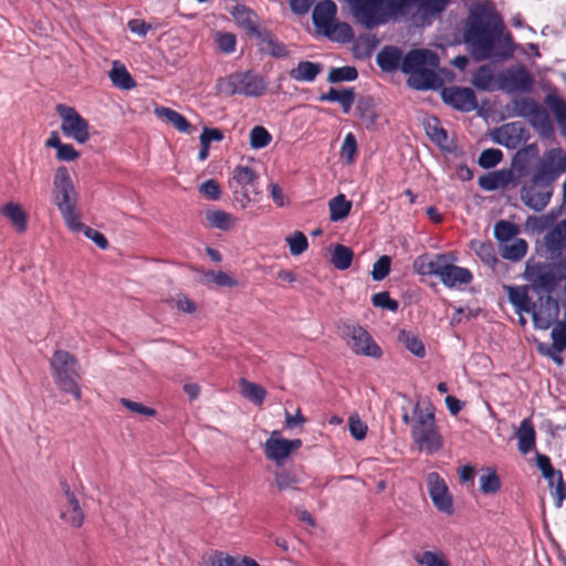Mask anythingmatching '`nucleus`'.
Returning a JSON list of instances; mask_svg holds the SVG:
<instances>
[{
    "mask_svg": "<svg viewBox=\"0 0 566 566\" xmlns=\"http://www.w3.org/2000/svg\"><path fill=\"white\" fill-rule=\"evenodd\" d=\"M504 28L502 18L492 7L479 3L470 10L463 38L475 61L513 56V39L511 33L504 34Z\"/></svg>",
    "mask_w": 566,
    "mask_h": 566,
    "instance_id": "f257e3e1",
    "label": "nucleus"
},
{
    "mask_svg": "<svg viewBox=\"0 0 566 566\" xmlns=\"http://www.w3.org/2000/svg\"><path fill=\"white\" fill-rule=\"evenodd\" d=\"M450 0H350L352 12L356 21L371 30L389 20L406 17L411 9L423 22L439 17Z\"/></svg>",
    "mask_w": 566,
    "mask_h": 566,
    "instance_id": "f03ea898",
    "label": "nucleus"
},
{
    "mask_svg": "<svg viewBox=\"0 0 566 566\" xmlns=\"http://www.w3.org/2000/svg\"><path fill=\"white\" fill-rule=\"evenodd\" d=\"M438 66L439 57L434 52L416 49L403 56L400 70L409 75L407 83L410 87L422 91L437 88L441 84L436 73Z\"/></svg>",
    "mask_w": 566,
    "mask_h": 566,
    "instance_id": "7ed1b4c3",
    "label": "nucleus"
},
{
    "mask_svg": "<svg viewBox=\"0 0 566 566\" xmlns=\"http://www.w3.org/2000/svg\"><path fill=\"white\" fill-rule=\"evenodd\" d=\"M53 200L67 227L72 231H80L83 224L80 221V213L76 211L77 193L65 166H61L55 170Z\"/></svg>",
    "mask_w": 566,
    "mask_h": 566,
    "instance_id": "20e7f679",
    "label": "nucleus"
},
{
    "mask_svg": "<svg viewBox=\"0 0 566 566\" xmlns=\"http://www.w3.org/2000/svg\"><path fill=\"white\" fill-rule=\"evenodd\" d=\"M50 367L57 388L72 395L75 400H81L78 380L82 378V370L77 358L66 350L57 349L50 359Z\"/></svg>",
    "mask_w": 566,
    "mask_h": 566,
    "instance_id": "39448f33",
    "label": "nucleus"
},
{
    "mask_svg": "<svg viewBox=\"0 0 566 566\" xmlns=\"http://www.w3.org/2000/svg\"><path fill=\"white\" fill-rule=\"evenodd\" d=\"M413 416L416 418L411 426L413 443L420 451H424L428 454L438 452L443 446V440L436 424L433 408L430 407L423 411L420 405L416 403Z\"/></svg>",
    "mask_w": 566,
    "mask_h": 566,
    "instance_id": "423d86ee",
    "label": "nucleus"
},
{
    "mask_svg": "<svg viewBox=\"0 0 566 566\" xmlns=\"http://www.w3.org/2000/svg\"><path fill=\"white\" fill-rule=\"evenodd\" d=\"M563 167L557 169L546 168L545 166L533 176L530 184L521 189V199L525 206L534 211H542L548 205L553 187L552 181L559 175Z\"/></svg>",
    "mask_w": 566,
    "mask_h": 566,
    "instance_id": "0eeeda50",
    "label": "nucleus"
},
{
    "mask_svg": "<svg viewBox=\"0 0 566 566\" xmlns=\"http://www.w3.org/2000/svg\"><path fill=\"white\" fill-rule=\"evenodd\" d=\"M219 93L228 96L244 95L247 97H260L268 90V83L263 76L253 71L235 72L226 77H220L216 85Z\"/></svg>",
    "mask_w": 566,
    "mask_h": 566,
    "instance_id": "6e6552de",
    "label": "nucleus"
},
{
    "mask_svg": "<svg viewBox=\"0 0 566 566\" xmlns=\"http://www.w3.org/2000/svg\"><path fill=\"white\" fill-rule=\"evenodd\" d=\"M258 174L248 166H237L229 179V187L233 193L234 200L245 208L252 200L251 193L258 196Z\"/></svg>",
    "mask_w": 566,
    "mask_h": 566,
    "instance_id": "1a4fd4ad",
    "label": "nucleus"
},
{
    "mask_svg": "<svg viewBox=\"0 0 566 566\" xmlns=\"http://www.w3.org/2000/svg\"><path fill=\"white\" fill-rule=\"evenodd\" d=\"M340 336L356 355L378 358L382 354L371 335L360 325L343 324L340 327Z\"/></svg>",
    "mask_w": 566,
    "mask_h": 566,
    "instance_id": "9d476101",
    "label": "nucleus"
},
{
    "mask_svg": "<svg viewBox=\"0 0 566 566\" xmlns=\"http://www.w3.org/2000/svg\"><path fill=\"white\" fill-rule=\"evenodd\" d=\"M55 109L62 119L61 130L65 136L73 138L78 144H84L90 139L88 122L74 107L57 104Z\"/></svg>",
    "mask_w": 566,
    "mask_h": 566,
    "instance_id": "9b49d317",
    "label": "nucleus"
},
{
    "mask_svg": "<svg viewBox=\"0 0 566 566\" xmlns=\"http://www.w3.org/2000/svg\"><path fill=\"white\" fill-rule=\"evenodd\" d=\"M525 277L532 283L534 290L547 293H551L556 287L557 282L563 280L559 277V272L557 271L555 263L527 264Z\"/></svg>",
    "mask_w": 566,
    "mask_h": 566,
    "instance_id": "f8f14e48",
    "label": "nucleus"
},
{
    "mask_svg": "<svg viewBox=\"0 0 566 566\" xmlns=\"http://www.w3.org/2000/svg\"><path fill=\"white\" fill-rule=\"evenodd\" d=\"M534 80L525 66L510 67L499 74V86L507 93L528 92Z\"/></svg>",
    "mask_w": 566,
    "mask_h": 566,
    "instance_id": "ddd939ff",
    "label": "nucleus"
},
{
    "mask_svg": "<svg viewBox=\"0 0 566 566\" xmlns=\"http://www.w3.org/2000/svg\"><path fill=\"white\" fill-rule=\"evenodd\" d=\"M536 464L552 489V495L555 497L556 506L560 507L563 501L566 499V489L564 486L562 472L553 468L551 459L545 454L536 455Z\"/></svg>",
    "mask_w": 566,
    "mask_h": 566,
    "instance_id": "4468645a",
    "label": "nucleus"
},
{
    "mask_svg": "<svg viewBox=\"0 0 566 566\" xmlns=\"http://www.w3.org/2000/svg\"><path fill=\"white\" fill-rule=\"evenodd\" d=\"M428 492L434 506L447 514H452L453 502L444 480L437 473L431 472L427 476Z\"/></svg>",
    "mask_w": 566,
    "mask_h": 566,
    "instance_id": "2eb2a0df",
    "label": "nucleus"
},
{
    "mask_svg": "<svg viewBox=\"0 0 566 566\" xmlns=\"http://www.w3.org/2000/svg\"><path fill=\"white\" fill-rule=\"evenodd\" d=\"M441 95L446 104L461 112H471L478 106L475 93L470 87H447Z\"/></svg>",
    "mask_w": 566,
    "mask_h": 566,
    "instance_id": "dca6fc26",
    "label": "nucleus"
},
{
    "mask_svg": "<svg viewBox=\"0 0 566 566\" xmlns=\"http://www.w3.org/2000/svg\"><path fill=\"white\" fill-rule=\"evenodd\" d=\"M531 313L535 328L548 329L553 323L557 322L559 316L558 301L552 295H547L541 300L538 307L534 305Z\"/></svg>",
    "mask_w": 566,
    "mask_h": 566,
    "instance_id": "f3484780",
    "label": "nucleus"
},
{
    "mask_svg": "<svg viewBox=\"0 0 566 566\" xmlns=\"http://www.w3.org/2000/svg\"><path fill=\"white\" fill-rule=\"evenodd\" d=\"M65 496V504L61 511V518L73 527H81L84 523V512L75 494L70 490L66 482L62 483Z\"/></svg>",
    "mask_w": 566,
    "mask_h": 566,
    "instance_id": "a211bd4d",
    "label": "nucleus"
},
{
    "mask_svg": "<svg viewBox=\"0 0 566 566\" xmlns=\"http://www.w3.org/2000/svg\"><path fill=\"white\" fill-rule=\"evenodd\" d=\"M448 261L439 276L440 281L449 289H453L461 284H469L473 276L472 273L465 269Z\"/></svg>",
    "mask_w": 566,
    "mask_h": 566,
    "instance_id": "6ab92c4d",
    "label": "nucleus"
},
{
    "mask_svg": "<svg viewBox=\"0 0 566 566\" xmlns=\"http://www.w3.org/2000/svg\"><path fill=\"white\" fill-rule=\"evenodd\" d=\"M264 454L269 460L281 463L290 455L287 439L282 438L279 430L272 431L264 443Z\"/></svg>",
    "mask_w": 566,
    "mask_h": 566,
    "instance_id": "aec40b11",
    "label": "nucleus"
},
{
    "mask_svg": "<svg viewBox=\"0 0 566 566\" xmlns=\"http://www.w3.org/2000/svg\"><path fill=\"white\" fill-rule=\"evenodd\" d=\"M337 7L332 0H324L318 2L313 10V23L323 31L335 21Z\"/></svg>",
    "mask_w": 566,
    "mask_h": 566,
    "instance_id": "412c9836",
    "label": "nucleus"
},
{
    "mask_svg": "<svg viewBox=\"0 0 566 566\" xmlns=\"http://www.w3.org/2000/svg\"><path fill=\"white\" fill-rule=\"evenodd\" d=\"M254 38L258 40V45L262 53L274 57H285L289 55V50L286 46L280 42L271 32L260 31L259 35H255Z\"/></svg>",
    "mask_w": 566,
    "mask_h": 566,
    "instance_id": "4be33fe9",
    "label": "nucleus"
},
{
    "mask_svg": "<svg viewBox=\"0 0 566 566\" xmlns=\"http://www.w3.org/2000/svg\"><path fill=\"white\" fill-rule=\"evenodd\" d=\"M545 244L552 254L566 250V220L557 222L545 235Z\"/></svg>",
    "mask_w": 566,
    "mask_h": 566,
    "instance_id": "5701e85b",
    "label": "nucleus"
},
{
    "mask_svg": "<svg viewBox=\"0 0 566 566\" xmlns=\"http://www.w3.org/2000/svg\"><path fill=\"white\" fill-rule=\"evenodd\" d=\"M323 71L321 63L301 61L289 71V76L296 82H313Z\"/></svg>",
    "mask_w": 566,
    "mask_h": 566,
    "instance_id": "b1692460",
    "label": "nucleus"
},
{
    "mask_svg": "<svg viewBox=\"0 0 566 566\" xmlns=\"http://www.w3.org/2000/svg\"><path fill=\"white\" fill-rule=\"evenodd\" d=\"M231 14L238 25L245 29L249 35H259L261 31L255 24V13L245 6L237 4L232 8Z\"/></svg>",
    "mask_w": 566,
    "mask_h": 566,
    "instance_id": "393cba45",
    "label": "nucleus"
},
{
    "mask_svg": "<svg viewBox=\"0 0 566 566\" xmlns=\"http://www.w3.org/2000/svg\"><path fill=\"white\" fill-rule=\"evenodd\" d=\"M319 101L337 102L339 103L343 113L348 114L355 102V91L354 88L336 90L331 87L326 93L319 96Z\"/></svg>",
    "mask_w": 566,
    "mask_h": 566,
    "instance_id": "a878e982",
    "label": "nucleus"
},
{
    "mask_svg": "<svg viewBox=\"0 0 566 566\" xmlns=\"http://www.w3.org/2000/svg\"><path fill=\"white\" fill-rule=\"evenodd\" d=\"M401 51L391 45H387L377 54V64L385 72L396 71L399 65L401 66Z\"/></svg>",
    "mask_w": 566,
    "mask_h": 566,
    "instance_id": "bb28decb",
    "label": "nucleus"
},
{
    "mask_svg": "<svg viewBox=\"0 0 566 566\" xmlns=\"http://www.w3.org/2000/svg\"><path fill=\"white\" fill-rule=\"evenodd\" d=\"M509 301L514 305L517 313H531L534 303L527 293L526 286H507Z\"/></svg>",
    "mask_w": 566,
    "mask_h": 566,
    "instance_id": "cd10ccee",
    "label": "nucleus"
},
{
    "mask_svg": "<svg viewBox=\"0 0 566 566\" xmlns=\"http://www.w3.org/2000/svg\"><path fill=\"white\" fill-rule=\"evenodd\" d=\"M357 112L360 120L367 129L373 128L378 119V114L375 109L374 98L370 96H363L357 101Z\"/></svg>",
    "mask_w": 566,
    "mask_h": 566,
    "instance_id": "c85d7f7f",
    "label": "nucleus"
},
{
    "mask_svg": "<svg viewBox=\"0 0 566 566\" xmlns=\"http://www.w3.org/2000/svg\"><path fill=\"white\" fill-rule=\"evenodd\" d=\"M109 78L113 85L120 90H132L136 86L135 80L118 61L113 63L112 70L109 71Z\"/></svg>",
    "mask_w": 566,
    "mask_h": 566,
    "instance_id": "c756f323",
    "label": "nucleus"
},
{
    "mask_svg": "<svg viewBox=\"0 0 566 566\" xmlns=\"http://www.w3.org/2000/svg\"><path fill=\"white\" fill-rule=\"evenodd\" d=\"M1 213L8 218L18 232L27 230V214L19 203L8 202L1 208Z\"/></svg>",
    "mask_w": 566,
    "mask_h": 566,
    "instance_id": "7c9ffc66",
    "label": "nucleus"
},
{
    "mask_svg": "<svg viewBox=\"0 0 566 566\" xmlns=\"http://www.w3.org/2000/svg\"><path fill=\"white\" fill-rule=\"evenodd\" d=\"M155 114L159 118L170 123L177 130L181 133H188L190 129V123L187 120V118L171 108L164 106L156 107Z\"/></svg>",
    "mask_w": 566,
    "mask_h": 566,
    "instance_id": "2f4dec72",
    "label": "nucleus"
},
{
    "mask_svg": "<svg viewBox=\"0 0 566 566\" xmlns=\"http://www.w3.org/2000/svg\"><path fill=\"white\" fill-rule=\"evenodd\" d=\"M518 450L527 454L535 446V430L528 419H524L517 430Z\"/></svg>",
    "mask_w": 566,
    "mask_h": 566,
    "instance_id": "473e14b6",
    "label": "nucleus"
},
{
    "mask_svg": "<svg viewBox=\"0 0 566 566\" xmlns=\"http://www.w3.org/2000/svg\"><path fill=\"white\" fill-rule=\"evenodd\" d=\"M328 208L331 221H340L349 214L352 201L347 200L345 195L340 193L329 200Z\"/></svg>",
    "mask_w": 566,
    "mask_h": 566,
    "instance_id": "72a5a7b5",
    "label": "nucleus"
},
{
    "mask_svg": "<svg viewBox=\"0 0 566 566\" xmlns=\"http://www.w3.org/2000/svg\"><path fill=\"white\" fill-rule=\"evenodd\" d=\"M209 224L219 230H230L235 226V217L223 210H209L206 212Z\"/></svg>",
    "mask_w": 566,
    "mask_h": 566,
    "instance_id": "f704fd0d",
    "label": "nucleus"
},
{
    "mask_svg": "<svg viewBox=\"0 0 566 566\" xmlns=\"http://www.w3.org/2000/svg\"><path fill=\"white\" fill-rule=\"evenodd\" d=\"M354 253L350 248L343 244H335L332 251L331 263L335 269L344 271L350 268Z\"/></svg>",
    "mask_w": 566,
    "mask_h": 566,
    "instance_id": "c9c22d12",
    "label": "nucleus"
},
{
    "mask_svg": "<svg viewBox=\"0 0 566 566\" xmlns=\"http://www.w3.org/2000/svg\"><path fill=\"white\" fill-rule=\"evenodd\" d=\"M424 129L430 140L441 148H447L448 134L440 125L437 117H431L426 120Z\"/></svg>",
    "mask_w": 566,
    "mask_h": 566,
    "instance_id": "e433bc0d",
    "label": "nucleus"
},
{
    "mask_svg": "<svg viewBox=\"0 0 566 566\" xmlns=\"http://www.w3.org/2000/svg\"><path fill=\"white\" fill-rule=\"evenodd\" d=\"M240 388L242 396L256 406H261L266 397V391L262 386L244 378L240 380Z\"/></svg>",
    "mask_w": 566,
    "mask_h": 566,
    "instance_id": "4c0bfd02",
    "label": "nucleus"
},
{
    "mask_svg": "<svg viewBox=\"0 0 566 566\" xmlns=\"http://www.w3.org/2000/svg\"><path fill=\"white\" fill-rule=\"evenodd\" d=\"M322 33L331 40L339 42H348L353 38V30L350 25L345 22L335 23L334 21L328 28L323 30Z\"/></svg>",
    "mask_w": 566,
    "mask_h": 566,
    "instance_id": "58836bf2",
    "label": "nucleus"
},
{
    "mask_svg": "<svg viewBox=\"0 0 566 566\" xmlns=\"http://www.w3.org/2000/svg\"><path fill=\"white\" fill-rule=\"evenodd\" d=\"M473 85L482 91H491L494 84V72L490 65L480 66L472 78Z\"/></svg>",
    "mask_w": 566,
    "mask_h": 566,
    "instance_id": "ea45409f",
    "label": "nucleus"
},
{
    "mask_svg": "<svg viewBox=\"0 0 566 566\" xmlns=\"http://www.w3.org/2000/svg\"><path fill=\"white\" fill-rule=\"evenodd\" d=\"M399 340L417 357L422 358L426 356V348L422 340L411 332L401 331L399 334Z\"/></svg>",
    "mask_w": 566,
    "mask_h": 566,
    "instance_id": "a19ab883",
    "label": "nucleus"
},
{
    "mask_svg": "<svg viewBox=\"0 0 566 566\" xmlns=\"http://www.w3.org/2000/svg\"><path fill=\"white\" fill-rule=\"evenodd\" d=\"M494 140L505 147H515L517 143L516 124H506L496 129L494 134Z\"/></svg>",
    "mask_w": 566,
    "mask_h": 566,
    "instance_id": "79ce46f5",
    "label": "nucleus"
},
{
    "mask_svg": "<svg viewBox=\"0 0 566 566\" xmlns=\"http://www.w3.org/2000/svg\"><path fill=\"white\" fill-rule=\"evenodd\" d=\"M501 488V481L495 470L486 468L480 476V490L484 494L495 493Z\"/></svg>",
    "mask_w": 566,
    "mask_h": 566,
    "instance_id": "37998d69",
    "label": "nucleus"
},
{
    "mask_svg": "<svg viewBox=\"0 0 566 566\" xmlns=\"http://www.w3.org/2000/svg\"><path fill=\"white\" fill-rule=\"evenodd\" d=\"M527 252V243L523 239H517L511 244H505L502 250V258L511 261L521 260Z\"/></svg>",
    "mask_w": 566,
    "mask_h": 566,
    "instance_id": "c03bdc74",
    "label": "nucleus"
},
{
    "mask_svg": "<svg viewBox=\"0 0 566 566\" xmlns=\"http://www.w3.org/2000/svg\"><path fill=\"white\" fill-rule=\"evenodd\" d=\"M358 72L354 66L333 67L327 76L329 83L349 82L356 80Z\"/></svg>",
    "mask_w": 566,
    "mask_h": 566,
    "instance_id": "a18cd8bd",
    "label": "nucleus"
},
{
    "mask_svg": "<svg viewBox=\"0 0 566 566\" xmlns=\"http://www.w3.org/2000/svg\"><path fill=\"white\" fill-rule=\"evenodd\" d=\"M518 233V227L510 221L500 220L494 226V235L501 242L513 239Z\"/></svg>",
    "mask_w": 566,
    "mask_h": 566,
    "instance_id": "49530a36",
    "label": "nucleus"
},
{
    "mask_svg": "<svg viewBox=\"0 0 566 566\" xmlns=\"http://www.w3.org/2000/svg\"><path fill=\"white\" fill-rule=\"evenodd\" d=\"M428 272L429 275L439 277L446 263L448 261H454V259L447 253H439L434 255L427 254Z\"/></svg>",
    "mask_w": 566,
    "mask_h": 566,
    "instance_id": "de8ad7c7",
    "label": "nucleus"
},
{
    "mask_svg": "<svg viewBox=\"0 0 566 566\" xmlns=\"http://www.w3.org/2000/svg\"><path fill=\"white\" fill-rule=\"evenodd\" d=\"M271 140V134L263 126H255L250 132V146L254 149L266 147Z\"/></svg>",
    "mask_w": 566,
    "mask_h": 566,
    "instance_id": "09e8293b",
    "label": "nucleus"
},
{
    "mask_svg": "<svg viewBox=\"0 0 566 566\" xmlns=\"http://www.w3.org/2000/svg\"><path fill=\"white\" fill-rule=\"evenodd\" d=\"M286 243L292 255H300L308 248L307 238L301 231H295L292 235H289Z\"/></svg>",
    "mask_w": 566,
    "mask_h": 566,
    "instance_id": "8fccbe9b",
    "label": "nucleus"
},
{
    "mask_svg": "<svg viewBox=\"0 0 566 566\" xmlns=\"http://www.w3.org/2000/svg\"><path fill=\"white\" fill-rule=\"evenodd\" d=\"M413 558L418 564L424 566H449L443 555L437 552L427 551L422 554H416Z\"/></svg>",
    "mask_w": 566,
    "mask_h": 566,
    "instance_id": "3c124183",
    "label": "nucleus"
},
{
    "mask_svg": "<svg viewBox=\"0 0 566 566\" xmlns=\"http://www.w3.org/2000/svg\"><path fill=\"white\" fill-rule=\"evenodd\" d=\"M503 158V154L500 149L489 148L481 153L479 157V165L484 169L495 167Z\"/></svg>",
    "mask_w": 566,
    "mask_h": 566,
    "instance_id": "603ef678",
    "label": "nucleus"
},
{
    "mask_svg": "<svg viewBox=\"0 0 566 566\" xmlns=\"http://www.w3.org/2000/svg\"><path fill=\"white\" fill-rule=\"evenodd\" d=\"M357 153V142L354 134L348 133L343 142L340 148V157L346 160L347 164H352L355 160Z\"/></svg>",
    "mask_w": 566,
    "mask_h": 566,
    "instance_id": "864d4df0",
    "label": "nucleus"
},
{
    "mask_svg": "<svg viewBox=\"0 0 566 566\" xmlns=\"http://www.w3.org/2000/svg\"><path fill=\"white\" fill-rule=\"evenodd\" d=\"M391 259L388 255L380 256L373 266L371 276L375 281H382L390 272Z\"/></svg>",
    "mask_w": 566,
    "mask_h": 566,
    "instance_id": "5fc2aeb1",
    "label": "nucleus"
},
{
    "mask_svg": "<svg viewBox=\"0 0 566 566\" xmlns=\"http://www.w3.org/2000/svg\"><path fill=\"white\" fill-rule=\"evenodd\" d=\"M479 186L488 191L495 190L504 185V179L501 172H493L479 177Z\"/></svg>",
    "mask_w": 566,
    "mask_h": 566,
    "instance_id": "6e6d98bb",
    "label": "nucleus"
},
{
    "mask_svg": "<svg viewBox=\"0 0 566 566\" xmlns=\"http://www.w3.org/2000/svg\"><path fill=\"white\" fill-rule=\"evenodd\" d=\"M371 303L375 307L387 308L391 312H396L399 304L396 300H392L388 292H379L373 295Z\"/></svg>",
    "mask_w": 566,
    "mask_h": 566,
    "instance_id": "4d7b16f0",
    "label": "nucleus"
},
{
    "mask_svg": "<svg viewBox=\"0 0 566 566\" xmlns=\"http://www.w3.org/2000/svg\"><path fill=\"white\" fill-rule=\"evenodd\" d=\"M527 120L534 127H538V128H543V129L551 127L548 114L542 105L537 106V108L534 111V113L528 116Z\"/></svg>",
    "mask_w": 566,
    "mask_h": 566,
    "instance_id": "13d9d810",
    "label": "nucleus"
},
{
    "mask_svg": "<svg viewBox=\"0 0 566 566\" xmlns=\"http://www.w3.org/2000/svg\"><path fill=\"white\" fill-rule=\"evenodd\" d=\"M120 405H123L125 408H127L129 411L138 415H143L146 417H154L156 416V410L150 407H146L139 402L129 400L127 398H120L119 399Z\"/></svg>",
    "mask_w": 566,
    "mask_h": 566,
    "instance_id": "bf43d9fd",
    "label": "nucleus"
},
{
    "mask_svg": "<svg viewBox=\"0 0 566 566\" xmlns=\"http://www.w3.org/2000/svg\"><path fill=\"white\" fill-rule=\"evenodd\" d=\"M553 346L557 349H566V324L557 322L552 329Z\"/></svg>",
    "mask_w": 566,
    "mask_h": 566,
    "instance_id": "052dcab7",
    "label": "nucleus"
},
{
    "mask_svg": "<svg viewBox=\"0 0 566 566\" xmlns=\"http://www.w3.org/2000/svg\"><path fill=\"white\" fill-rule=\"evenodd\" d=\"M538 105L533 98L524 97L515 102V109L517 115L528 118Z\"/></svg>",
    "mask_w": 566,
    "mask_h": 566,
    "instance_id": "680f3d73",
    "label": "nucleus"
},
{
    "mask_svg": "<svg viewBox=\"0 0 566 566\" xmlns=\"http://www.w3.org/2000/svg\"><path fill=\"white\" fill-rule=\"evenodd\" d=\"M296 482L295 476L286 471L276 472L274 475V483L280 491L293 489Z\"/></svg>",
    "mask_w": 566,
    "mask_h": 566,
    "instance_id": "e2e57ef3",
    "label": "nucleus"
},
{
    "mask_svg": "<svg viewBox=\"0 0 566 566\" xmlns=\"http://www.w3.org/2000/svg\"><path fill=\"white\" fill-rule=\"evenodd\" d=\"M209 566H241V564L230 555L216 552L209 556Z\"/></svg>",
    "mask_w": 566,
    "mask_h": 566,
    "instance_id": "0e129e2a",
    "label": "nucleus"
},
{
    "mask_svg": "<svg viewBox=\"0 0 566 566\" xmlns=\"http://www.w3.org/2000/svg\"><path fill=\"white\" fill-rule=\"evenodd\" d=\"M200 192L206 196L210 200H218L221 195L220 185L214 179H209L205 181L200 188Z\"/></svg>",
    "mask_w": 566,
    "mask_h": 566,
    "instance_id": "69168bd1",
    "label": "nucleus"
},
{
    "mask_svg": "<svg viewBox=\"0 0 566 566\" xmlns=\"http://www.w3.org/2000/svg\"><path fill=\"white\" fill-rule=\"evenodd\" d=\"M348 426L350 434L356 440H363L366 437L367 426L359 419L358 416H350Z\"/></svg>",
    "mask_w": 566,
    "mask_h": 566,
    "instance_id": "338daca9",
    "label": "nucleus"
},
{
    "mask_svg": "<svg viewBox=\"0 0 566 566\" xmlns=\"http://www.w3.org/2000/svg\"><path fill=\"white\" fill-rule=\"evenodd\" d=\"M80 157V153L71 144H62L56 149V158L61 161H73Z\"/></svg>",
    "mask_w": 566,
    "mask_h": 566,
    "instance_id": "774afa93",
    "label": "nucleus"
}]
</instances>
